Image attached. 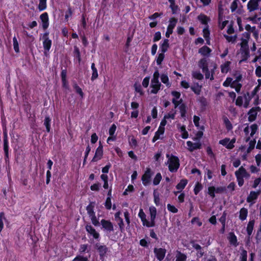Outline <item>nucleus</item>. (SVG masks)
Here are the masks:
<instances>
[{"mask_svg":"<svg viewBox=\"0 0 261 261\" xmlns=\"http://www.w3.org/2000/svg\"><path fill=\"white\" fill-rule=\"evenodd\" d=\"M160 73L158 69H156L153 74L151 80L150 88L151 89L150 93L151 94H156L160 90L162 84L159 81Z\"/></svg>","mask_w":261,"mask_h":261,"instance_id":"f03ea898","label":"nucleus"},{"mask_svg":"<svg viewBox=\"0 0 261 261\" xmlns=\"http://www.w3.org/2000/svg\"><path fill=\"white\" fill-rule=\"evenodd\" d=\"M228 239L231 245L236 247L238 245V240L236 236L233 232H230L228 234Z\"/></svg>","mask_w":261,"mask_h":261,"instance_id":"bb28decb","label":"nucleus"},{"mask_svg":"<svg viewBox=\"0 0 261 261\" xmlns=\"http://www.w3.org/2000/svg\"><path fill=\"white\" fill-rule=\"evenodd\" d=\"M223 121L225 126L228 130H230L232 129V124L227 117H225L223 119Z\"/></svg>","mask_w":261,"mask_h":261,"instance_id":"603ef678","label":"nucleus"},{"mask_svg":"<svg viewBox=\"0 0 261 261\" xmlns=\"http://www.w3.org/2000/svg\"><path fill=\"white\" fill-rule=\"evenodd\" d=\"M177 128L181 134V137L183 139H187L189 137V134L188 132L186 130V126L185 125H181L180 124H178Z\"/></svg>","mask_w":261,"mask_h":261,"instance_id":"c85d7f7f","label":"nucleus"},{"mask_svg":"<svg viewBox=\"0 0 261 261\" xmlns=\"http://www.w3.org/2000/svg\"><path fill=\"white\" fill-rule=\"evenodd\" d=\"M230 62L226 61L221 65V71L223 73H227L230 69Z\"/></svg>","mask_w":261,"mask_h":261,"instance_id":"c9c22d12","label":"nucleus"},{"mask_svg":"<svg viewBox=\"0 0 261 261\" xmlns=\"http://www.w3.org/2000/svg\"><path fill=\"white\" fill-rule=\"evenodd\" d=\"M73 88L76 92L80 95L82 98H83L84 97V93L83 92L82 89L76 84H75L73 85Z\"/></svg>","mask_w":261,"mask_h":261,"instance_id":"13d9d810","label":"nucleus"},{"mask_svg":"<svg viewBox=\"0 0 261 261\" xmlns=\"http://www.w3.org/2000/svg\"><path fill=\"white\" fill-rule=\"evenodd\" d=\"M216 193L215 188L213 186L210 187L208 188V194L212 198H214L215 196V193Z\"/></svg>","mask_w":261,"mask_h":261,"instance_id":"338daca9","label":"nucleus"},{"mask_svg":"<svg viewBox=\"0 0 261 261\" xmlns=\"http://www.w3.org/2000/svg\"><path fill=\"white\" fill-rule=\"evenodd\" d=\"M224 37L228 42L234 43L236 41L237 36L236 35L229 36L227 35H224Z\"/></svg>","mask_w":261,"mask_h":261,"instance_id":"4d7b16f0","label":"nucleus"},{"mask_svg":"<svg viewBox=\"0 0 261 261\" xmlns=\"http://www.w3.org/2000/svg\"><path fill=\"white\" fill-rule=\"evenodd\" d=\"M187 144L188 146V149L191 152L200 148L201 145L200 142L193 143L190 141H187Z\"/></svg>","mask_w":261,"mask_h":261,"instance_id":"aec40b11","label":"nucleus"},{"mask_svg":"<svg viewBox=\"0 0 261 261\" xmlns=\"http://www.w3.org/2000/svg\"><path fill=\"white\" fill-rule=\"evenodd\" d=\"M235 175L238 182V185L240 187H242L244 184V178H248L250 177L249 173L247 172L243 166L240 167V168L235 172Z\"/></svg>","mask_w":261,"mask_h":261,"instance_id":"39448f33","label":"nucleus"},{"mask_svg":"<svg viewBox=\"0 0 261 261\" xmlns=\"http://www.w3.org/2000/svg\"><path fill=\"white\" fill-rule=\"evenodd\" d=\"M50 119L49 117H46L44 119V124L46 127V130L47 132H49L50 131Z\"/></svg>","mask_w":261,"mask_h":261,"instance_id":"680f3d73","label":"nucleus"},{"mask_svg":"<svg viewBox=\"0 0 261 261\" xmlns=\"http://www.w3.org/2000/svg\"><path fill=\"white\" fill-rule=\"evenodd\" d=\"M6 220L5 214L3 212L0 213V232L4 228V222Z\"/></svg>","mask_w":261,"mask_h":261,"instance_id":"8fccbe9b","label":"nucleus"},{"mask_svg":"<svg viewBox=\"0 0 261 261\" xmlns=\"http://www.w3.org/2000/svg\"><path fill=\"white\" fill-rule=\"evenodd\" d=\"M39 3L38 8L40 11H43L46 9L47 7L46 1L47 0H39Z\"/></svg>","mask_w":261,"mask_h":261,"instance_id":"a18cd8bd","label":"nucleus"},{"mask_svg":"<svg viewBox=\"0 0 261 261\" xmlns=\"http://www.w3.org/2000/svg\"><path fill=\"white\" fill-rule=\"evenodd\" d=\"M175 115H176L175 111L172 110L169 113H168L167 115L164 116V119L163 120H166V119H174Z\"/></svg>","mask_w":261,"mask_h":261,"instance_id":"de8ad7c7","label":"nucleus"},{"mask_svg":"<svg viewBox=\"0 0 261 261\" xmlns=\"http://www.w3.org/2000/svg\"><path fill=\"white\" fill-rule=\"evenodd\" d=\"M202 188V185L200 183H196L194 189V194L195 195H197L198 193L201 190Z\"/></svg>","mask_w":261,"mask_h":261,"instance_id":"0e129e2a","label":"nucleus"},{"mask_svg":"<svg viewBox=\"0 0 261 261\" xmlns=\"http://www.w3.org/2000/svg\"><path fill=\"white\" fill-rule=\"evenodd\" d=\"M152 175V173L151 169L147 168L142 177V183L145 186H147L149 184Z\"/></svg>","mask_w":261,"mask_h":261,"instance_id":"f8f14e48","label":"nucleus"},{"mask_svg":"<svg viewBox=\"0 0 261 261\" xmlns=\"http://www.w3.org/2000/svg\"><path fill=\"white\" fill-rule=\"evenodd\" d=\"M231 87L234 88L236 92L239 93L241 90L242 84L238 82L237 81H233L232 83Z\"/></svg>","mask_w":261,"mask_h":261,"instance_id":"c03bdc74","label":"nucleus"},{"mask_svg":"<svg viewBox=\"0 0 261 261\" xmlns=\"http://www.w3.org/2000/svg\"><path fill=\"white\" fill-rule=\"evenodd\" d=\"M160 77L161 81V82L165 84L166 87H170L171 85V83L170 82L167 73H162L161 75L160 74Z\"/></svg>","mask_w":261,"mask_h":261,"instance_id":"4be33fe9","label":"nucleus"},{"mask_svg":"<svg viewBox=\"0 0 261 261\" xmlns=\"http://www.w3.org/2000/svg\"><path fill=\"white\" fill-rule=\"evenodd\" d=\"M178 107L180 110L181 117H185L186 113V106L184 104L182 103L180 104Z\"/></svg>","mask_w":261,"mask_h":261,"instance_id":"5fc2aeb1","label":"nucleus"},{"mask_svg":"<svg viewBox=\"0 0 261 261\" xmlns=\"http://www.w3.org/2000/svg\"><path fill=\"white\" fill-rule=\"evenodd\" d=\"M198 18L199 20L203 24L206 25L208 21V18L204 14H200L198 16Z\"/></svg>","mask_w":261,"mask_h":261,"instance_id":"09e8293b","label":"nucleus"},{"mask_svg":"<svg viewBox=\"0 0 261 261\" xmlns=\"http://www.w3.org/2000/svg\"><path fill=\"white\" fill-rule=\"evenodd\" d=\"M258 130V125L256 124H253L251 125H247L244 129V132L245 133V137L246 141H249L251 138L253 139V141H251L250 142H252L254 145L255 143V134Z\"/></svg>","mask_w":261,"mask_h":261,"instance_id":"7ed1b4c3","label":"nucleus"},{"mask_svg":"<svg viewBox=\"0 0 261 261\" xmlns=\"http://www.w3.org/2000/svg\"><path fill=\"white\" fill-rule=\"evenodd\" d=\"M167 124V121L162 120L160 123L158 130L155 132L154 136L152 139V142H155L156 141L160 139L161 135H163L165 132V126Z\"/></svg>","mask_w":261,"mask_h":261,"instance_id":"0eeeda50","label":"nucleus"},{"mask_svg":"<svg viewBox=\"0 0 261 261\" xmlns=\"http://www.w3.org/2000/svg\"><path fill=\"white\" fill-rule=\"evenodd\" d=\"M177 23V20L174 18H171L169 21V24L167 27L166 33V37L169 38L170 35L173 33V30L175 28Z\"/></svg>","mask_w":261,"mask_h":261,"instance_id":"2eb2a0df","label":"nucleus"},{"mask_svg":"<svg viewBox=\"0 0 261 261\" xmlns=\"http://www.w3.org/2000/svg\"><path fill=\"white\" fill-rule=\"evenodd\" d=\"M248 210L245 207L242 208L239 211V219L241 221H244L246 219L248 216Z\"/></svg>","mask_w":261,"mask_h":261,"instance_id":"2f4dec72","label":"nucleus"},{"mask_svg":"<svg viewBox=\"0 0 261 261\" xmlns=\"http://www.w3.org/2000/svg\"><path fill=\"white\" fill-rule=\"evenodd\" d=\"M49 33L46 32L42 35L43 47L44 49V55L47 57L49 55V50L51 48L52 41L48 37Z\"/></svg>","mask_w":261,"mask_h":261,"instance_id":"423d86ee","label":"nucleus"},{"mask_svg":"<svg viewBox=\"0 0 261 261\" xmlns=\"http://www.w3.org/2000/svg\"><path fill=\"white\" fill-rule=\"evenodd\" d=\"M251 62L253 63L258 62L259 64L261 65V47L258 49L257 54Z\"/></svg>","mask_w":261,"mask_h":261,"instance_id":"79ce46f5","label":"nucleus"},{"mask_svg":"<svg viewBox=\"0 0 261 261\" xmlns=\"http://www.w3.org/2000/svg\"><path fill=\"white\" fill-rule=\"evenodd\" d=\"M260 192H255V191H251L250 192L249 196H248L247 198V201L248 202H250L252 203H254V200L257 199L258 195L259 194Z\"/></svg>","mask_w":261,"mask_h":261,"instance_id":"393cba45","label":"nucleus"},{"mask_svg":"<svg viewBox=\"0 0 261 261\" xmlns=\"http://www.w3.org/2000/svg\"><path fill=\"white\" fill-rule=\"evenodd\" d=\"M192 75L193 78L198 80H202L203 79V74L199 70L193 71Z\"/></svg>","mask_w":261,"mask_h":261,"instance_id":"a19ab883","label":"nucleus"},{"mask_svg":"<svg viewBox=\"0 0 261 261\" xmlns=\"http://www.w3.org/2000/svg\"><path fill=\"white\" fill-rule=\"evenodd\" d=\"M92 224L95 226H98L99 225V222L98 220L97 219L95 215L89 217Z\"/></svg>","mask_w":261,"mask_h":261,"instance_id":"e2e57ef3","label":"nucleus"},{"mask_svg":"<svg viewBox=\"0 0 261 261\" xmlns=\"http://www.w3.org/2000/svg\"><path fill=\"white\" fill-rule=\"evenodd\" d=\"M187 184L188 180L186 179H182L180 180L179 182L177 185L176 188L177 190L182 191L185 188Z\"/></svg>","mask_w":261,"mask_h":261,"instance_id":"ea45409f","label":"nucleus"},{"mask_svg":"<svg viewBox=\"0 0 261 261\" xmlns=\"http://www.w3.org/2000/svg\"><path fill=\"white\" fill-rule=\"evenodd\" d=\"M191 90L197 95H199L201 91L202 86L198 83H194L191 87Z\"/></svg>","mask_w":261,"mask_h":261,"instance_id":"c756f323","label":"nucleus"},{"mask_svg":"<svg viewBox=\"0 0 261 261\" xmlns=\"http://www.w3.org/2000/svg\"><path fill=\"white\" fill-rule=\"evenodd\" d=\"M154 252L155 254L156 257L159 260H162L165 257L166 254V250L163 248H155Z\"/></svg>","mask_w":261,"mask_h":261,"instance_id":"412c9836","label":"nucleus"},{"mask_svg":"<svg viewBox=\"0 0 261 261\" xmlns=\"http://www.w3.org/2000/svg\"><path fill=\"white\" fill-rule=\"evenodd\" d=\"M247 252L246 250H243L240 256V261H247Z\"/></svg>","mask_w":261,"mask_h":261,"instance_id":"774afa93","label":"nucleus"},{"mask_svg":"<svg viewBox=\"0 0 261 261\" xmlns=\"http://www.w3.org/2000/svg\"><path fill=\"white\" fill-rule=\"evenodd\" d=\"M166 158L168 160L166 164L168 166L169 171L171 172H176L179 167L178 158L169 153L166 154Z\"/></svg>","mask_w":261,"mask_h":261,"instance_id":"20e7f679","label":"nucleus"},{"mask_svg":"<svg viewBox=\"0 0 261 261\" xmlns=\"http://www.w3.org/2000/svg\"><path fill=\"white\" fill-rule=\"evenodd\" d=\"M247 19L252 21L253 23H257L261 19L260 15L256 14L253 16H250L247 18Z\"/></svg>","mask_w":261,"mask_h":261,"instance_id":"49530a36","label":"nucleus"},{"mask_svg":"<svg viewBox=\"0 0 261 261\" xmlns=\"http://www.w3.org/2000/svg\"><path fill=\"white\" fill-rule=\"evenodd\" d=\"M102 228L108 232H111L114 230V226L111 222L109 220L102 219L100 222Z\"/></svg>","mask_w":261,"mask_h":261,"instance_id":"4468645a","label":"nucleus"},{"mask_svg":"<svg viewBox=\"0 0 261 261\" xmlns=\"http://www.w3.org/2000/svg\"><path fill=\"white\" fill-rule=\"evenodd\" d=\"M187 256L184 253L180 252V251H176L175 255V261H186Z\"/></svg>","mask_w":261,"mask_h":261,"instance_id":"4c0bfd02","label":"nucleus"},{"mask_svg":"<svg viewBox=\"0 0 261 261\" xmlns=\"http://www.w3.org/2000/svg\"><path fill=\"white\" fill-rule=\"evenodd\" d=\"M257 88H254L251 92H247L243 96H238L236 101V105L243 106L245 108L248 107L250 100L253 99V103L257 105L259 103V96L256 94Z\"/></svg>","mask_w":261,"mask_h":261,"instance_id":"f257e3e1","label":"nucleus"},{"mask_svg":"<svg viewBox=\"0 0 261 261\" xmlns=\"http://www.w3.org/2000/svg\"><path fill=\"white\" fill-rule=\"evenodd\" d=\"M103 155V147L100 142H99V145L96 150L95 155L92 160V162H97L100 160Z\"/></svg>","mask_w":261,"mask_h":261,"instance_id":"dca6fc26","label":"nucleus"},{"mask_svg":"<svg viewBox=\"0 0 261 261\" xmlns=\"http://www.w3.org/2000/svg\"><path fill=\"white\" fill-rule=\"evenodd\" d=\"M198 66L202 69V71L206 70L208 69V60L206 58L201 59L198 63Z\"/></svg>","mask_w":261,"mask_h":261,"instance_id":"a878e982","label":"nucleus"},{"mask_svg":"<svg viewBox=\"0 0 261 261\" xmlns=\"http://www.w3.org/2000/svg\"><path fill=\"white\" fill-rule=\"evenodd\" d=\"M169 47V40L165 39L160 43V49L161 52L166 53Z\"/></svg>","mask_w":261,"mask_h":261,"instance_id":"5701e85b","label":"nucleus"},{"mask_svg":"<svg viewBox=\"0 0 261 261\" xmlns=\"http://www.w3.org/2000/svg\"><path fill=\"white\" fill-rule=\"evenodd\" d=\"M138 216L141 219V220L142 222L143 225L144 226H146L147 227V223L148 222H149V220H147L146 219V215L144 213V212H143V209H142V208L140 209L139 212L138 214Z\"/></svg>","mask_w":261,"mask_h":261,"instance_id":"7c9ffc66","label":"nucleus"},{"mask_svg":"<svg viewBox=\"0 0 261 261\" xmlns=\"http://www.w3.org/2000/svg\"><path fill=\"white\" fill-rule=\"evenodd\" d=\"M134 88L136 92L139 93L140 95H144V92L140 84H135L134 85Z\"/></svg>","mask_w":261,"mask_h":261,"instance_id":"3c124183","label":"nucleus"},{"mask_svg":"<svg viewBox=\"0 0 261 261\" xmlns=\"http://www.w3.org/2000/svg\"><path fill=\"white\" fill-rule=\"evenodd\" d=\"M260 111L259 107L252 108L248 112V120L250 122H253L256 119L257 114Z\"/></svg>","mask_w":261,"mask_h":261,"instance_id":"9b49d317","label":"nucleus"},{"mask_svg":"<svg viewBox=\"0 0 261 261\" xmlns=\"http://www.w3.org/2000/svg\"><path fill=\"white\" fill-rule=\"evenodd\" d=\"M91 69L92 70L91 80L94 81L97 78L98 74L97 70L95 66L94 63H93L91 65Z\"/></svg>","mask_w":261,"mask_h":261,"instance_id":"37998d69","label":"nucleus"},{"mask_svg":"<svg viewBox=\"0 0 261 261\" xmlns=\"http://www.w3.org/2000/svg\"><path fill=\"white\" fill-rule=\"evenodd\" d=\"M228 22L227 20H223V16L221 10H219V28L221 30H223L227 23Z\"/></svg>","mask_w":261,"mask_h":261,"instance_id":"72a5a7b5","label":"nucleus"},{"mask_svg":"<svg viewBox=\"0 0 261 261\" xmlns=\"http://www.w3.org/2000/svg\"><path fill=\"white\" fill-rule=\"evenodd\" d=\"M8 148L9 143L7 139V135L6 133H5V138L4 139V150L7 158L8 157Z\"/></svg>","mask_w":261,"mask_h":261,"instance_id":"58836bf2","label":"nucleus"},{"mask_svg":"<svg viewBox=\"0 0 261 261\" xmlns=\"http://www.w3.org/2000/svg\"><path fill=\"white\" fill-rule=\"evenodd\" d=\"M149 214L150 220L147 224V227H153L155 225V219L156 215V209L154 206H150L149 207Z\"/></svg>","mask_w":261,"mask_h":261,"instance_id":"9d476101","label":"nucleus"},{"mask_svg":"<svg viewBox=\"0 0 261 261\" xmlns=\"http://www.w3.org/2000/svg\"><path fill=\"white\" fill-rule=\"evenodd\" d=\"M216 68L215 65H214L213 69H212L211 71H210L209 69H206V70L202 71V72L205 74V77L206 79H210V80H214L213 73H214V69Z\"/></svg>","mask_w":261,"mask_h":261,"instance_id":"473e14b6","label":"nucleus"},{"mask_svg":"<svg viewBox=\"0 0 261 261\" xmlns=\"http://www.w3.org/2000/svg\"><path fill=\"white\" fill-rule=\"evenodd\" d=\"M162 178V176L161 175V174L160 173H158L153 179V185L155 186L159 185V183L160 182Z\"/></svg>","mask_w":261,"mask_h":261,"instance_id":"864d4df0","label":"nucleus"},{"mask_svg":"<svg viewBox=\"0 0 261 261\" xmlns=\"http://www.w3.org/2000/svg\"><path fill=\"white\" fill-rule=\"evenodd\" d=\"M237 55L241 59L240 62L246 61L249 57V47L241 46Z\"/></svg>","mask_w":261,"mask_h":261,"instance_id":"1a4fd4ad","label":"nucleus"},{"mask_svg":"<svg viewBox=\"0 0 261 261\" xmlns=\"http://www.w3.org/2000/svg\"><path fill=\"white\" fill-rule=\"evenodd\" d=\"M40 19L42 22V27L45 30L48 27V17L47 13H44L40 15Z\"/></svg>","mask_w":261,"mask_h":261,"instance_id":"b1692460","label":"nucleus"},{"mask_svg":"<svg viewBox=\"0 0 261 261\" xmlns=\"http://www.w3.org/2000/svg\"><path fill=\"white\" fill-rule=\"evenodd\" d=\"M236 139L235 138L230 139L228 138H225L223 139L220 140L219 141V144L225 147L228 149H232L234 147V143H236Z\"/></svg>","mask_w":261,"mask_h":261,"instance_id":"6e6552de","label":"nucleus"},{"mask_svg":"<svg viewBox=\"0 0 261 261\" xmlns=\"http://www.w3.org/2000/svg\"><path fill=\"white\" fill-rule=\"evenodd\" d=\"M211 51L212 50L206 46H202L198 50V53L204 57H208Z\"/></svg>","mask_w":261,"mask_h":261,"instance_id":"cd10ccee","label":"nucleus"},{"mask_svg":"<svg viewBox=\"0 0 261 261\" xmlns=\"http://www.w3.org/2000/svg\"><path fill=\"white\" fill-rule=\"evenodd\" d=\"M86 230L88 234L93 237V238L98 240L99 238V234L96 230L90 225L86 226Z\"/></svg>","mask_w":261,"mask_h":261,"instance_id":"f3484780","label":"nucleus"},{"mask_svg":"<svg viewBox=\"0 0 261 261\" xmlns=\"http://www.w3.org/2000/svg\"><path fill=\"white\" fill-rule=\"evenodd\" d=\"M254 223H255L254 220H250L247 224L246 230H247V234L248 235L249 239L250 238V236L251 235V234L252 233L253 228H254Z\"/></svg>","mask_w":261,"mask_h":261,"instance_id":"f704fd0d","label":"nucleus"},{"mask_svg":"<svg viewBox=\"0 0 261 261\" xmlns=\"http://www.w3.org/2000/svg\"><path fill=\"white\" fill-rule=\"evenodd\" d=\"M87 211L89 217L95 215L93 210V207L91 204H89L87 206Z\"/></svg>","mask_w":261,"mask_h":261,"instance_id":"69168bd1","label":"nucleus"},{"mask_svg":"<svg viewBox=\"0 0 261 261\" xmlns=\"http://www.w3.org/2000/svg\"><path fill=\"white\" fill-rule=\"evenodd\" d=\"M171 95L173 97L172 102L174 103L175 108H177L182 102V99L180 98V93L177 91H172Z\"/></svg>","mask_w":261,"mask_h":261,"instance_id":"ddd939ff","label":"nucleus"},{"mask_svg":"<svg viewBox=\"0 0 261 261\" xmlns=\"http://www.w3.org/2000/svg\"><path fill=\"white\" fill-rule=\"evenodd\" d=\"M165 58V53L161 52L158 55V57L156 59V64L158 65H160L162 64L164 59Z\"/></svg>","mask_w":261,"mask_h":261,"instance_id":"6e6d98bb","label":"nucleus"},{"mask_svg":"<svg viewBox=\"0 0 261 261\" xmlns=\"http://www.w3.org/2000/svg\"><path fill=\"white\" fill-rule=\"evenodd\" d=\"M203 36L206 41V43L208 45L210 44V31L208 29L207 26L205 25L203 29Z\"/></svg>","mask_w":261,"mask_h":261,"instance_id":"e433bc0d","label":"nucleus"},{"mask_svg":"<svg viewBox=\"0 0 261 261\" xmlns=\"http://www.w3.org/2000/svg\"><path fill=\"white\" fill-rule=\"evenodd\" d=\"M250 34L249 32H245L243 33L241 37V42L240 43V46L248 47V43L250 39Z\"/></svg>","mask_w":261,"mask_h":261,"instance_id":"6ab92c4d","label":"nucleus"},{"mask_svg":"<svg viewBox=\"0 0 261 261\" xmlns=\"http://www.w3.org/2000/svg\"><path fill=\"white\" fill-rule=\"evenodd\" d=\"M116 222L119 226L120 230L121 232H123L124 231V224L122 218L118 219V220H116Z\"/></svg>","mask_w":261,"mask_h":261,"instance_id":"052dcab7","label":"nucleus"},{"mask_svg":"<svg viewBox=\"0 0 261 261\" xmlns=\"http://www.w3.org/2000/svg\"><path fill=\"white\" fill-rule=\"evenodd\" d=\"M259 0H250L247 4V9L249 12L254 11L258 8Z\"/></svg>","mask_w":261,"mask_h":261,"instance_id":"a211bd4d","label":"nucleus"},{"mask_svg":"<svg viewBox=\"0 0 261 261\" xmlns=\"http://www.w3.org/2000/svg\"><path fill=\"white\" fill-rule=\"evenodd\" d=\"M13 47L16 53H18L19 51V44L17 41V38L16 37H14L13 38Z\"/></svg>","mask_w":261,"mask_h":261,"instance_id":"bf43d9fd","label":"nucleus"}]
</instances>
